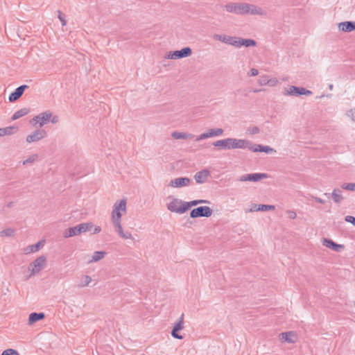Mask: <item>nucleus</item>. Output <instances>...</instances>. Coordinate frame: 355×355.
Listing matches in <instances>:
<instances>
[{
    "instance_id": "9b49d317",
    "label": "nucleus",
    "mask_w": 355,
    "mask_h": 355,
    "mask_svg": "<svg viewBox=\"0 0 355 355\" xmlns=\"http://www.w3.org/2000/svg\"><path fill=\"white\" fill-rule=\"evenodd\" d=\"M213 38L223 43L232 45L235 47L237 46V42L239 40V37L219 34H214L213 35Z\"/></svg>"
},
{
    "instance_id": "7ed1b4c3",
    "label": "nucleus",
    "mask_w": 355,
    "mask_h": 355,
    "mask_svg": "<svg viewBox=\"0 0 355 355\" xmlns=\"http://www.w3.org/2000/svg\"><path fill=\"white\" fill-rule=\"evenodd\" d=\"M46 266V257L41 255L32 261L28 266V270L31 271L29 277L40 272Z\"/></svg>"
},
{
    "instance_id": "0eeeda50",
    "label": "nucleus",
    "mask_w": 355,
    "mask_h": 355,
    "mask_svg": "<svg viewBox=\"0 0 355 355\" xmlns=\"http://www.w3.org/2000/svg\"><path fill=\"white\" fill-rule=\"evenodd\" d=\"M283 94L285 96H299L302 95L310 96L313 94V92L304 87L291 86L288 89H286Z\"/></svg>"
},
{
    "instance_id": "a18cd8bd",
    "label": "nucleus",
    "mask_w": 355,
    "mask_h": 355,
    "mask_svg": "<svg viewBox=\"0 0 355 355\" xmlns=\"http://www.w3.org/2000/svg\"><path fill=\"white\" fill-rule=\"evenodd\" d=\"M345 220L347 223H352L353 225H355V217L348 215L345 218Z\"/></svg>"
},
{
    "instance_id": "393cba45",
    "label": "nucleus",
    "mask_w": 355,
    "mask_h": 355,
    "mask_svg": "<svg viewBox=\"0 0 355 355\" xmlns=\"http://www.w3.org/2000/svg\"><path fill=\"white\" fill-rule=\"evenodd\" d=\"M43 245V241H40L37 243L28 245L24 249V252L25 254H30L32 252H37L40 248Z\"/></svg>"
},
{
    "instance_id": "c03bdc74",
    "label": "nucleus",
    "mask_w": 355,
    "mask_h": 355,
    "mask_svg": "<svg viewBox=\"0 0 355 355\" xmlns=\"http://www.w3.org/2000/svg\"><path fill=\"white\" fill-rule=\"evenodd\" d=\"M207 138H209V135L208 131L198 136L197 138L196 139V141H200V140H202V139H205Z\"/></svg>"
},
{
    "instance_id": "f3484780",
    "label": "nucleus",
    "mask_w": 355,
    "mask_h": 355,
    "mask_svg": "<svg viewBox=\"0 0 355 355\" xmlns=\"http://www.w3.org/2000/svg\"><path fill=\"white\" fill-rule=\"evenodd\" d=\"M234 148H241L245 149L248 148L252 152L253 145L254 144L249 140L247 139H234Z\"/></svg>"
},
{
    "instance_id": "bb28decb",
    "label": "nucleus",
    "mask_w": 355,
    "mask_h": 355,
    "mask_svg": "<svg viewBox=\"0 0 355 355\" xmlns=\"http://www.w3.org/2000/svg\"><path fill=\"white\" fill-rule=\"evenodd\" d=\"M331 197L334 202L339 204L344 199L342 196V191L340 189L336 188L331 193Z\"/></svg>"
},
{
    "instance_id": "6ab92c4d",
    "label": "nucleus",
    "mask_w": 355,
    "mask_h": 355,
    "mask_svg": "<svg viewBox=\"0 0 355 355\" xmlns=\"http://www.w3.org/2000/svg\"><path fill=\"white\" fill-rule=\"evenodd\" d=\"M209 175V171L205 168L197 172L194 175V179L197 183L202 184L206 182Z\"/></svg>"
},
{
    "instance_id": "20e7f679",
    "label": "nucleus",
    "mask_w": 355,
    "mask_h": 355,
    "mask_svg": "<svg viewBox=\"0 0 355 355\" xmlns=\"http://www.w3.org/2000/svg\"><path fill=\"white\" fill-rule=\"evenodd\" d=\"M167 209L178 214H184L187 211L185 202L178 198H173L172 201L167 205Z\"/></svg>"
},
{
    "instance_id": "de8ad7c7",
    "label": "nucleus",
    "mask_w": 355,
    "mask_h": 355,
    "mask_svg": "<svg viewBox=\"0 0 355 355\" xmlns=\"http://www.w3.org/2000/svg\"><path fill=\"white\" fill-rule=\"evenodd\" d=\"M287 214L288 217L291 219H295L297 217V214L293 211L288 210Z\"/></svg>"
},
{
    "instance_id": "e433bc0d",
    "label": "nucleus",
    "mask_w": 355,
    "mask_h": 355,
    "mask_svg": "<svg viewBox=\"0 0 355 355\" xmlns=\"http://www.w3.org/2000/svg\"><path fill=\"white\" fill-rule=\"evenodd\" d=\"M269 83V76L268 75L261 76L258 80L260 85H266Z\"/></svg>"
},
{
    "instance_id": "1a4fd4ad",
    "label": "nucleus",
    "mask_w": 355,
    "mask_h": 355,
    "mask_svg": "<svg viewBox=\"0 0 355 355\" xmlns=\"http://www.w3.org/2000/svg\"><path fill=\"white\" fill-rule=\"evenodd\" d=\"M52 116V112L50 111L43 112L37 116H34L31 123L35 122V124L39 123L40 127H42L48 122L50 121V119Z\"/></svg>"
},
{
    "instance_id": "f704fd0d",
    "label": "nucleus",
    "mask_w": 355,
    "mask_h": 355,
    "mask_svg": "<svg viewBox=\"0 0 355 355\" xmlns=\"http://www.w3.org/2000/svg\"><path fill=\"white\" fill-rule=\"evenodd\" d=\"M15 234V230L12 228H7L0 232L1 236H12Z\"/></svg>"
},
{
    "instance_id": "4c0bfd02",
    "label": "nucleus",
    "mask_w": 355,
    "mask_h": 355,
    "mask_svg": "<svg viewBox=\"0 0 355 355\" xmlns=\"http://www.w3.org/2000/svg\"><path fill=\"white\" fill-rule=\"evenodd\" d=\"M341 188L348 191H355V183H343Z\"/></svg>"
},
{
    "instance_id": "72a5a7b5",
    "label": "nucleus",
    "mask_w": 355,
    "mask_h": 355,
    "mask_svg": "<svg viewBox=\"0 0 355 355\" xmlns=\"http://www.w3.org/2000/svg\"><path fill=\"white\" fill-rule=\"evenodd\" d=\"M208 132L209 135V137L214 136H219L223 134V130L221 128H216V129H209Z\"/></svg>"
},
{
    "instance_id": "2eb2a0df",
    "label": "nucleus",
    "mask_w": 355,
    "mask_h": 355,
    "mask_svg": "<svg viewBox=\"0 0 355 355\" xmlns=\"http://www.w3.org/2000/svg\"><path fill=\"white\" fill-rule=\"evenodd\" d=\"M191 182V180L190 178L181 177L172 180L169 183V186L175 188H181L189 185Z\"/></svg>"
},
{
    "instance_id": "09e8293b",
    "label": "nucleus",
    "mask_w": 355,
    "mask_h": 355,
    "mask_svg": "<svg viewBox=\"0 0 355 355\" xmlns=\"http://www.w3.org/2000/svg\"><path fill=\"white\" fill-rule=\"evenodd\" d=\"M349 116L355 121V108H352L349 111Z\"/></svg>"
},
{
    "instance_id": "5701e85b",
    "label": "nucleus",
    "mask_w": 355,
    "mask_h": 355,
    "mask_svg": "<svg viewBox=\"0 0 355 355\" xmlns=\"http://www.w3.org/2000/svg\"><path fill=\"white\" fill-rule=\"evenodd\" d=\"M252 152H263L266 153H271L275 152V150L274 148H270L268 146H263L261 144H254Z\"/></svg>"
},
{
    "instance_id": "2f4dec72",
    "label": "nucleus",
    "mask_w": 355,
    "mask_h": 355,
    "mask_svg": "<svg viewBox=\"0 0 355 355\" xmlns=\"http://www.w3.org/2000/svg\"><path fill=\"white\" fill-rule=\"evenodd\" d=\"M115 231L119 234V235L123 238V239H131L132 234L129 232H123L122 226L121 225L120 227H116Z\"/></svg>"
},
{
    "instance_id": "423d86ee",
    "label": "nucleus",
    "mask_w": 355,
    "mask_h": 355,
    "mask_svg": "<svg viewBox=\"0 0 355 355\" xmlns=\"http://www.w3.org/2000/svg\"><path fill=\"white\" fill-rule=\"evenodd\" d=\"M192 54V50L190 47L187 46L182 48L181 50L169 51L166 58L171 60H178L183 58H187Z\"/></svg>"
},
{
    "instance_id": "a211bd4d",
    "label": "nucleus",
    "mask_w": 355,
    "mask_h": 355,
    "mask_svg": "<svg viewBox=\"0 0 355 355\" xmlns=\"http://www.w3.org/2000/svg\"><path fill=\"white\" fill-rule=\"evenodd\" d=\"M322 244L325 247L331 249L332 250L339 252L342 250L344 249L345 246L343 245L337 244L331 239L324 238L322 239Z\"/></svg>"
},
{
    "instance_id": "4468645a",
    "label": "nucleus",
    "mask_w": 355,
    "mask_h": 355,
    "mask_svg": "<svg viewBox=\"0 0 355 355\" xmlns=\"http://www.w3.org/2000/svg\"><path fill=\"white\" fill-rule=\"evenodd\" d=\"M85 232L83 225L80 223L74 227L67 228L64 232V237L69 238L80 234Z\"/></svg>"
},
{
    "instance_id": "a878e982",
    "label": "nucleus",
    "mask_w": 355,
    "mask_h": 355,
    "mask_svg": "<svg viewBox=\"0 0 355 355\" xmlns=\"http://www.w3.org/2000/svg\"><path fill=\"white\" fill-rule=\"evenodd\" d=\"M17 130L18 127L15 125L0 128V137L13 135Z\"/></svg>"
},
{
    "instance_id": "8fccbe9b",
    "label": "nucleus",
    "mask_w": 355,
    "mask_h": 355,
    "mask_svg": "<svg viewBox=\"0 0 355 355\" xmlns=\"http://www.w3.org/2000/svg\"><path fill=\"white\" fill-rule=\"evenodd\" d=\"M259 205L257 204H252V207L250 209V211H260L259 209H258Z\"/></svg>"
},
{
    "instance_id": "5fc2aeb1",
    "label": "nucleus",
    "mask_w": 355,
    "mask_h": 355,
    "mask_svg": "<svg viewBox=\"0 0 355 355\" xmlns=\"http://www.w3.org/2000/svg\"><path fill=\"white\" fill-rule=\"evenodd\" d=\"M314 200L318 202V203H320V204H324L325 203V200L320 198H318V197H315L314 198Z\"/></svg>"
},
{
    "instance_id": "37998d69",
    "label": "nucleus",
    "mask_w": 355,
    "mask_h": 355,
    "mask_svg": "<svg viewBox=\"0 0 355 355\" xmlns=\"http://www.w3.org/2000/svg\"><path fill=\"white\" fill-rule=\"evenodd\" d=\"M81 224L83 225V230L85 232L91 230L94 227V225L92 222L83 223Z\"/></svg>"
},
{
    "instance_id": "aec40b11",
    "label": "nucleus",
    "mask_w": 355,
    "mask_h": 355,
    "mask_svg": "<svg viewBox=\"0 0 355 355\" xmlns=\"http://www.w3.org/2000/svg\"><path fill=\"white\" fill-rule=\"evenodd\" d=\"M296 338V334L293 331L284 332L280 334V339L288 343H295Z\"/></svg>"
},
{
    "instance_id": "58836bf2",
    "label": "nucleus",
    "mask_w": 355,
    "mask_h": 355,
    "mask_svg": "<svg viewBox=\"0 0 355 355\" xmlns=\"http://www.w3.org/2000/svg\"><path fill=\"white\" fill-rule=\"evenodd\" d=\"M258 209L261 211H266L270 210H274L275 207L270 205H259Z\"/></svg>"
},
{
    "instance_id": "4be33fe9",
    "label": "nucleus",
    "mask_w": 355,
    "mask_h": 355,
    "mask_svg": "<svg viewBox=\"0 0 355 355\" xmlns=\"http://www.w3.org/2000/svg\"><path fill=\"white\" fill-rule=\"evenodd\" d=\"M340 30L343 32H351L355 31V21H343L338 25Z\"/></svg>"
},
{
    "instance_id": "a19ab883",
    "label": "nucleus",
    "mask_w": 355,
    "mask_h": 355,
    "mask_svg": "<svg viewBox=\"0 0 355 355\" xmlns=\"http://www.w3.org/2000/svg\"><path fill=\"white\" fill-rule=\"evenodd\" d=\"M247 132L250 135H256L260 132V130H259V127H257V126H252V127H250L247 130Z\"/></svg>"
},
{
    "instance_id": "4d7b16f0",
    "label": "nucleus",
    "mask_w": 355,
    "mask_h": 355,
    "mask_svg": "<svg viewBox=\"0 0 355 355\" xmlns=\"http://www.w3.org/2000/svg\"><path fill=\"white\" fill-rule=\"evenodd\" d=\"M263 89H255L253 90V92L257 93V92H259L263 91Z\"/></svg>"
},
{
    "instance_id": "c9c22d12",
    "label": "nucleus",
    "mask_w": 355,
    "mask_h": 355,
    "mask_svg": "<svg viewBox=\"0 0 355 355\" xmlns=\"http://www.w3.org/2000/svg\"><path fill=\"white\" fill-rule=\"evenodd\" d=\"M38 158L37 154H33L31 156H29L26 159L24 160L23 164L26 165L31 163H33L35 161H36Z\"/></svg>"
},
{
    "instance_id": "7c9ffc66",
    "label": "nucleus",
    "mask_w": 355,
    "mask_h": 355,
    "mask_svg": "<svg viewBox=\"0 0 355 355\" xmlns=\"http://www.w3.org/2000/svg\"><path fill=\"white\" fill-rule=\"evenodd\" d=\"M106 252L104 251H96L92 257V259L90 261L96 262L101 259H102L105 255Z\"/></svg>"
},
{
    "instance_id": "9d476101",
    "label": "nucleus",
    "mask_w": 355,
    "mask_h": 355,
    "mask_svg": "<svg viewBox=\"0 0 355 355\" xmlns=\"http://www.w3.org/2000/svg\"><path fill=\"white\" fill-rule=\"evenodd\" d=\"M212 145L215 147H218L219 149L223 150H230L235 148L234 138H227L225 139L218 140L213 142Z\"/></svg>"
},
{
    "instance_id": "13d9d810",
    "label": "nucleus",
    "mask_w": 355,
    "mask_h": 355,
    "mask_svg": "<svg viewBox=\"0 0 355 355\" xmlns=\"http://www.w3.org/2000/svg\"><path fill=\"white\" fill-rule=\"evenodd\" d=\"M333 87H334V86H333V85H332V84H330V85H329V89L330 90H332V89H333Z\"/></svg>"
},
{
    "instance_id": "473e14b6",
    "label": "nucleus",
    "mask_w": 355,
    "mask_h": 355,
    "mask_svg": "<svg viewBox=\"0 0 355 355\" xmlns=\"http://www.w3.org/2000/svg\"><path fill=\"white\" fill-rule=\"evenodd\" d=\"M92 282L91 277L88 275H85L81 279L80 284H78V287L82 288L89 285V284Z\"/></svg>"
},
{
    "instance_id": "ea45409f",
    "label": "nucleus",
    "mask_w": 355,
    "mask_h": 355,
    "mask_svg": "<svg viewBox=\"0 0 355 355\" xmlns=\"http://www.w3.org/2000/svg\"><path fill=\"white\" fill-rule=\"evenodd\" d=\"M1 355H19L18 352L13 349H8L4 350Z\"/></svg>"
},
{
    "instance_id": "c756f323",
    "label": "nucleus",
    "mask_w": 355,
    "mask_h": 355,
    "mask_svg": "<svg viewBox=\"0 0 355 355\" xmlns=\"http://www.w3.org/2000/svg\"><path fill=\"white\" fill-rule=\"evenodd\" d=\"M172 137L175 139H187L189 137H193V135L185 132H173Z\"/></svg>"
},
{
    "instance_id": "c85d7f7f",
    "label": "nucleus",
    "mask_w": 355,
    "mask_h": 355,
    "mask_svg": "<svg viewBox=\"0 0 355 355\" xmlns=\"http://www.w3.org/2000/svg\"><path fill=\"white\" fill-rule=\"evenodd\" d=\"M29 112V110L26 107L21 108L19 110H17L11 117V119L12 121L17 120L25 115H26Z\"/></svg>"
},
{
    "instance_id": "6e6d98bb",
    "label": "nucleus",
    "mask_w": 355,
    "mask_h": 355,
    "mask_svg": "<svg viewBox=\"0 0 355 355\" xmlns=\"http://www.w3.org/2000/svg\"><path fill=\"white\" fill-rule=\"evenodd\" d=\"M12 205H13V202H10L9 203L7 204L6 206H7V207L10 208V207H11L12 206Z\"/></svg>"
},
{
    "instance_id": "cd10ccee",
    "label": "nucleus",
    "mask_w": 355,
    "mask_h": 355,
    "mask_svg": "<svg viewBox=\"0 0 355 355\" xmlns=\"http://www.w3.org/2000/svg\"><path fill=\"white\" fill-rule=\"evenodd\" d=\"M210 202L207 200H194L190 202H185L186 210H189L191 207L196 206L199 204H209Z\"/></svg>"
},
{
    "instance_id": "39448f33",
    "label": "nucleus",
    "mask_w": 355,
    "mask_h": 355,
    "mask_svg": "<svg viewBox=\"0 0 355 355\" xmlns=\"http://www.w3.org/2000/svg\"><path fill=\"white\" fill-rule=\"evenodd\" d=\"M213 213L212 209L207 206H200L196 208H194L190 211V217L192 218H199V217H206L208 218L211 216Z\"/></svg>"
},
{
    "instance_id": "603ef678",
    "label": "nucleus",
    "mask_w": 355,
    "mask_h": 355,
    "mask_svg": "<svg viewBox=\"0 0 355 355\" xmlns=\"http://www.w3.org/2000/svg\"><path fill=\"white\" fill-rule=\"evenodd\" d=\"M277 80L276 78L270 79L269 78V83H268L270 86H274L277 84Z\"/></svg>"
},
{
    "instance_id": "49530a36",
    "label": "nucleus",
    "mask_w": 355,
    "mask_h": 355,
    "mask_svg": "<svg viewBox=\"0 0 355 355\" xmlns=\"http://www.w3.org/2000/svg\"><path fill=\"white\" fill-rule=\"evenodd\" d=\"M259 74V71L257 69L252 68L248 72L249 76H255Z\"/></svg>"
},
{
    "instance_id": "864d4df0",
    "label": "nucleus",
    "mask_w": 355,
    "mask_h": 355,
    "mask_svg": "<svg viewBox=\"0 0 355 355\" xmlns=\"http://www.w3.org/2000/svg\"><path fill=\"white\" fill-rule=\"evenodd\" d=\"M101 227L100 226H96L94 227V230L92 234H98L99 232H101Z\"/></svg>"
},
{
    "instance_id": "f257e3e1",
    "label": "nucleus",
    "mask_w": 355,
    "mask_h": 355,
    "mask_svg": "<svg viewBox=\"0 0 355 355\" xmlns=\"http://www.w3.org/2000/svg\"><path fill=\"white\" fill-rule=\"evenodd\" d=\"M224 8L228 12L236 15H262V9L252 4L246 3H229L224 6Z\"/></svg>"
},
{
    "instance_id": "ddd939ff",
    "label": "nucleus",
    "mask_w": 355,
    "mask_h": 355,
    "mask_svg": "<svg viewBox=\"0 0 355 355\" xmlns=\"http://www.w3.org/2000/svg\"><path fill=\"white\" fill-rule=\"evenodd\" d=\"M184 329V314L180 317L178 322H176L173 326V328L171 331V336L174 338L182 340L184 338V336L179 334V331Z\"/></svg>"
},
{
    "instance_id": "f8f14e48",
    "label": "nucleus",
    "mask_w": 355,
    "mask_h": 355,
    "mask_svg": "<svg viewBox=\"0 0 355 355\" xmlns=\"http://www.w3.org/2000/svg\"><path fill=\"white\" fill-rule=\"evenodd\" d=\"M47 136V132L44 129H37L26 137V141L28 143L38 141Z\"/></svg>"
},
{
    "instance_id": "dca6fc26",
    "label": "nucleus",
    "mask_w": 355,
    "mask_h": 355,
    "mask_svg": "<svg viewBox=\"0 0 355 355\" xmlns=\"http://www.w3.org/2000/svg\"><path fill=\"white\" fill-rule=\"evenodd\" d=\"M29 87L27 85H22L15 89L8 97L9 101L13 103L18 100L24 94L25 89Z\"/></svg>"
},
{
    "instance_id": "f03ea898",
    "label": "nucleus",
    "mask_w": 355,
    "mask_h": 355,
    "mask_svg": "<svg viewBox=\"0 0 355 355\" xmlns=\"http://www.w3.org/2000/svg\"><path fill=\"white\" fill-rule=\"evenodd\" d=\"M126 200L123 198L114 204L112 211V221L114 228L120 227L121 225V212L126 211Z\"/></svg>"
},
{
    "instance_id": "6e6552de",
    "label": "nucleus",
    "mask_w": 355,
    "mask_h": 355,
    "mask_svg": "<svg viewBox=\"0 0 355 355\" xmlns=\"http://www.w3.org/2000/svg\"><path fill=\"white\" fill-rule=\"evenodd\" d=\"M268 174L265 173H249L240 176L238 180L240 182H258L261 180L268 178Z\"/></svg>"
},
{
    "instance_id": "79ce46f5",
    "label": "nucleus",
    "mask_w": 355,
    "mask_h": 355,
    "mask_svg": "<svg viewBox=\"0 0 355 355\" xmlns=\"http://www.w3.org/2000/svg\"><path fill=\"white\" fill-rule=\"evenodd\" d=\"M58 19L61 21L62 25L65 26L67 24V21L65 19V15L64 13H62V11H60V10H58Z\"/></svg>"
},
{
    "instance_id": "bf43d9fd",
    "label": "nucleus",
    "mask_w": 355,
    "mask_h": 355,
    "mask_svg": "<svg viewBox=\"0 0 355 355\" xmlns=\"http://www.w3.org/2000/svg\"><path fill=\"white\" fill-rule=\"evenodd\" d=\"M324 195L329 196L330 194L326 193H324Z\"/></svg>"
},
{
    "instance_id": "412c9836",
    "label": "nucleus",
    "mask_w": 355,
    "mask_h": 355,
    "mask_svg": "<svg viewBox=\"0 0 355 355\" xmlns=\"http://www.w3.org/2000/svg\"><path fill=\"white\" fill-rule=\"evenodd\" d=\"M257 44V42L253 39H244L239 37L236 47L239 48L242 46L245 47L256 46Z\"/></svg>"
},
{
    "instance_id": "3c124183",
    "label": "nucleus",
    "mask_w": 355,
    "mask_h": 355,
    "mask_svg": "<svg viewBox=\"0 0 355 355\" xmlns=\"http://www.w3.org/2000/svg\"><path fill=\"white\" fill-rule=\"evenodd\" d=\"M50 121L52 123H54V124L57 123L59 121V117L57 115H55V116L52 115Z\"/></svg>"
},
{
    "instance_id": "b1692460",
    "label": "nucleus",
    "mask_w": 355,
    "mask_h": 355,
    "mask_svg": "<svg viewBox=\"0 0 355 355\" xmlns=\"http://www.w3.org/2000/svg\"><path fill=\"white\" fill-rule=\"evenodd\" d=\"M45 318V314L42 312H40V313H36V312H33V313H31L30 315H29V317H28V324L30 325L41 320H43L44 318Z\"/></svg>"
}]
</instances>
